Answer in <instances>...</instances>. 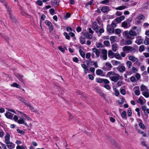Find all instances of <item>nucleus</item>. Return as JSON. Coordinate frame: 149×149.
Listing matches in <instances>:
<instances>
[{"label": "nucleus", "instance_id": "obj_35", "mask_svg": "<svg viewBox=\"0 0 149 149\" xmlns=\"http://www.w3.org/2000/svg\"><path fill=\"white\" fill-rule=\"evenodd\" d=\"M137 131L138 133L140 134H142L143 135V136L144 137H145L146 136V134L145 133L139 130H137Z\"/></svg>", "mask_w": 149, "mask_h": 149}, {"label": "nucleus", "instance_id": "obj_9", "mask_svg": "<svg viewBox=\"0 0 149 149\" xmlns=\"http://www.w3.org/2000/svg\"><path fill=\"white\" fill-rule=\"evenodd\" d=\"M118 70L120 72L123 73L125 70V68L124 66L121 65L117 68Z\"/></svg>", "mask_w": 149, "mask_h": 149}, {"label": "nucleus", "instance_id": "obj_63", "mask_svg": "<svg viewBox=\"0 0 149 149\" xmlns=\"http://www.w3.org/2000/svg\"><path fill=\"white\" fill-rule=\"evenodd\" d=\"M102 53L103 55H107V51L105 49H103L102 50Z\"/></svg>", "mask_w": 149, "mask_h": 149}, {"label": "nucleus", "instance_id": "obj_59", "mask_svg": "<svg viewBox=\"0 0 149 149\" xmlns=\"http://www.w3.org/2000/svg\"><path fill=\"white\" fill-rule=\"evenodd\" d=\"M132 114V112L131 111L130 109V108H129L128 110L127 111L128 116H129L130 117L131 116Z\"/></svg>", "mask_w": 149, "mask_h": 149}, {"label": "nucleus", "instance_id": "obj_50", "mask_svg": "<svg viewBox=\"0 0 149 149\" xmlns=\"http://www.w3.org/2000/svg\"><path fill=\"white\" fill-rule=\"evenodd\" d=\"M103 79L98 78L96 79V82L98 83H103Z\"/></svg>", "mask_w": 149, "mask_h": 149}, {"label": "nucleus", "instance_id": "obj_27", "mask_svg": "<svg viewBox=\"0 0 149 149\" xmlns=\"http://www.w3.org/2000/svg\"><path fill=\"white\" fill-rule=\"evenodd\" d=\"M144 99V98L142 96H140L138 99L137 102L138 103L140 104H143V99Z\"/></svg>", "mask_w": 149, "mask_h": 149}, {"label": "nucleus", "instance_id": "obj_36", "mask_svg": "<svg viewBox=\"0 0 149 149\" xmlns=\"http://www.w3.org/2000/svg\"><path fill=\"white\" fill-rule=\"evenodd\" d=\"M11 86H12L16 87L18 88H20L21 87L20 86L16 83H14Z\"/></svg>", "mask_w": 149, "mask_h": 149}, {"label": "nucleus", "instance_id": "obj_15", "mask_svg": "<svg viewBox=\"0 0 149 149\" xmlns=\"http://www.w3.org/2000/svg\"><path fill=\"white\" fill-rule=\"evenodd\" d=\"M16 77L18 79L19 81L22 83H24V79H23V77L22 75L20 74H17L16 75Z\"/></svg>", "mask_w": 149, "mask_h": 149}, {"label": "nucleus", "instance_id": "obj_17", "mask_svg": "<svg viewBox=\"0 0 149 149\" xmlns=\"http://www.w3.org/2000/svg\"><path fill=\"white\" fill-rule=\"evenodd\" d=\"M135 90L134 93L136 95L138 96L140 94L139 88L138 86H136L134 88Z\"/></svg>", "mask_w": 149, "mask_h": 149}, {"label": "nucleus", "instance_id": "obj_58", "mask_svg": "<svg viewBox=\"0 0 149 149\" xmlns=\"http://www.w3.org/2000/svg\"><path fill=\"white\" fill-rule=\"evenodd\" d=\"M104 87L108 90H110L111 88L110 86L108 84H105L104 85Z\"/></svg>", "mask_w": 149, "mask_h": 149}, {"label": "nucleus", "instance_id": "obj_18", "mask_svg": "<svg viewBox=\"0 0 149 149\" xmlns=\"http://www.w3.org/2000/svg\"><path fill=\"white\" fill-rule=\"evenodd\" d=\"M84 36L86 38L89 39H91L93 38V36L89 34L88 33H85L84 34Z\"/></svg>", "mask_w": 149, "mask_h": 149}, {"label": "nucleus", "instance_id": "obj_22", "mask_svg": "<svg viewBox=\"0 0 149 149\" xmlns=\"http://www.w3.org/2000/svg\"><path fill=\"white\" fill-rule=\"evenodd\" d=\"M115 53L113 52L112 51L110 50L108 53V57L111 58H113L114 57Z\"/></svg>", "mask_w": 149, "mask_h": 149}, {"label": "nucleus", "instance_id": "obj_32", "mask_svg": "<svg viewBox=\"0 0 149 149\" xmlns=\"http://www.w3.org/2000/svg\"><path fill=\"white\" fill-rule=\"evenodd\" d=\"M80 40L81 44H85V39L84 38L81 37L80 39Z\"/></svg>", "mask_w": 149, "mask_h": 149}, {"label": "nucleus", "instance_id": "obj_52", "mask_svg": "<svg viewBox=\"0 0 149 149\" xmlns=\"http://www.w3.org/2000/svg\"><path fill=\"white\" fill-rule=\"evenodd\" d=\"M110 40L111 43H113L114 42L115 40V37L114 36H111L110 37Z\"/></svg>", "mask_w": 149, "mask_h": 149}, {"label": "nucleus", "instance_id": "obj_61", "mask_svg": "<svg viewBox=\"0 0 149 149\" xmlns=\"http://www.w3.org/2000/svg\"><path fill=\"white\" fill-rule=\"evenodd\" d=\"M132 41L130 40H128L126 41V44L127 45H130L132 44Z\"/></svg>", "mask_w": 149, "mask_h": 149}, {"label": "nucleus", "instance_id": "obj_26", "mask_svg": "<svg viewBox=\"0 0 149 149\" xmlns=\"http://www.w3.org/2000/svg\"><path fill=\"white\" fill-rule=\"evenodd\" d=\"M93 28L94 30H96L98 29L99 26L97 25L96 22H94L92 25Z\"/></svg>", "mask_w": 149, "mask_h": 149}, {"label": "nucleus", "instance_id": "obj_21", "mask_svg": "<svg viewBox=\"0 0 149 149\" xmlns=\"http://www.w3.org/2000/svg\"><path fill=\"white\" fill-rule=\"evenodd\" d=\"M118 45L117 44H113L112 46V50L114 52H116L117 50Z\"/></svg>", "mask_w": 149, "mask_h": 149}, {"label": "nucleus", "instance_id": "obj_40", "mask_svg": "<svg viewBox=\"0 0 149 149\" xmlns=\"http://www.w3.org/2000/svg\"><path fill=\"white\" fill-rule=\"evenodd\" d=\"M4 132L3 130L1 128H0V137H3L4 136Z\"/></svg>", "mask_w": 149, "mask_h": 149}, {"label": "nucleus", "instance_id": "obj_3", "mask_svg": "<svg viewBox=\"0 0 149 149\" xmlns=\"http://www.w3.org/2000/svg\"><path fill=\"white\" fill-rule=\"evenodd\" d=\"M123 50L127 53L130 52H134L135 49L132 47L130 46H125L123 48Z\"/></svg>", "mask_w": 149, "mask_h": 149}, {"label": "nucleus", "instance_id": "obj_37", "mask_svg": "<svg viewBox=\"0 0 149 149\" xmlns=\"http://www.w3.org/2000/svg\"><path fill=\"white\" fill-rule=\"evenodd\" d=\"M126 115H127L126 112L125 111H124L123 112V113L121 114V116L123 118H124L125 119H127V118L126 117Z\"/></svg>", "mask_w": 149, "mask_h": 149}, {"label": "nucleus", "instance_id": "obj_47", "mask_svg": "<svg viewBox=\"0 0 149 149\" xmlns=\"http://www.w3.org/2000/svg\"><path fill=\"white\" fill-rule=\"evenodd\" d=\"M104 45L107 46H109L110 45L109 42L108 41H105L104 42Z\"/></svg>", "mask_w": 149, "mask_h": 149}, {"label": "nucleus", "instance_id": "obj_6", "mask_svg": "<svg viewBox=\"0 0 149 149\" xmlns=\"http://www.w3.org/2000/svg\"><path fill=\"white\" fill-rule=\"evenodd\" d=\"M92 50L95 54L96 58H97L100 56V51L99 49L95 48H93L92 49Z\"/></svg>", "mask_w": 149, "mask_h": 149}, {"label": "nucleus", "instance_id": "obj_49", "mask_svg": "<svg viewBox=\"0 0 149 149\" xmlns=\"http://www.w3.org/2000/svg\"><path fill=\"white\" fill-rule=\"evenodd\" d=\"M45 24L48 26H50L52 24V23L48 20H46L45 22Z\"/></svg>", "mask_w": 149, "mask_h": 149}, {"label": "nucleus", "instance_id": "obj_4", "mask_svg": "<svg viewBox=\"0 0 149 149\" xmlns=\"http://www.w3.org/2000/svg\"><path fill=\"white\" fill-rule=\"evenodd\" d=\"M131 21L129 20L125 21L122 23V26L125 28L127 29L131 26L130 22Z\"/></svg>", "mask_w": 149, "mask_h": 149}, {"label": "nucleus", "instance_id": "obj_46", "mask_svg": "<svg viewBox=\"0 0 149 149\" xmlns=\"http://www.w3.org/2000/svg\"><path fill=\"white\" fill-rule=\"evenodd\" d=\"M144 49V47L143 45H141L139 47V50L140 52H141L143 51Z\"/></svg>", "mask_w": 149, "mask_h": 149}, {"label": "nucleus", "instance_id": "obj_55", "mask_svg": "<svg viewBox=\"0 0 149 149\" xmlns=\"http://www.w3.org/2000/svg\"><path fill=\"white\" fill-rule=\"evenodd\" d=\"M37 4L40 6H41L42 5V1L40 0H38L36 2Z\"/></svg>", "mask_w": 149, "mask_h": 149}, {"label": "nucleus", "instance_id": "obj_51", "mask_svg": "<svg viewBox=\"0 0 149 149\" xmlns=\"http://www.w3.org/2000/svg\"><path fill=\"white\" fill-rule=\"evenodd\" d=\"M70 14L69 13H67L66 15L65 16V19H67L68 18L70 17Z\"/></svg>", "mask_w": 149, "mask_h": 149}, {"label": "nucleus", "instance_id": "obj_41", "mask_svg": "<svg viewBox=\"0 0 149 149\" xmlns=\"http://www.w3.org/2000/svg\"><path fill=\"white\" fill-rule=\"evenodd\" d=\"M145 16L142 15H139L137 17V18L139 20H143L144 19H145Z\"/></svg>", "mask_w": 149, "mask_h": 149}, {"label": "nucleus", "instance_id": "obj_34", "mask_svg": "<svg viewBox=\"0 0 149 149\" xmlns=\"http://www.w3.org/2000/svg\"><path fill=\"white\" fill-rule=\"evenodd\" d=\"M97 48L102 47H103V44L100 42L96 43L95 44Z\"/></svg>", "mask_w": 149, "mask_h": 149}, {"label": "nucleus", "instance_id": "obj_39", "mask_svg": "<svg viewBox=\"0 0 149 149\" xmlns=\"http://www.w3.org/2000/svg\"><path fill=\"white\" fill-rule=\"evenodd\" d=\"M96 74L98 75H100L103 73V71L100 69H98L96 71Z\"/></svg>", "mask_w": 149, "mask_h": 149}, {"label": "nucleus", "instance_id": "obj_25", "mask_svg": "<svg viewBox=\"0 0 149 149\" xmlns=\"http://www.w3.org/2000/svg\"><path fill=\"white\" fill-rule=\"evenodd\" d=\"M144 44L146 45H149V38L147 36L145 37L144 41Z\"/></svg>", "mask_w": 149, "mask_h": 149}, {"label": "nucleus", "instance_id": "obj_38", "mask_svg": "<svg viewBox=\"0 0 149 149\" xmlns=\"http://www.w3.org/2000/svg\"><path fill=\"white\" fill-rule=\"evenodd\" d=\"M109 0H104L100 2V3L103 4H107V3H109Z\"/></svg>", "mask_w": 149, "mask_h": 149}, {"label": "nucleus", "instance_id": "obj_2", "mask_svg": "<svg viewBox=\"0 0 149 149\" xmlns=\"http://www.w3.org/2000/svg\"><path fill=\"white\" fill-rule=\"evenodd\" d=\"M137 34V33L135 31H134V30H133L132 29H131L129 32L125 31L123 33V36L126 37L127 38H130L132 39H133V38H131V36H136Z\"/></svg>", "mask_w": 149, "mask_h": 149}, {"label": "nucleus", "instance_id": "obj_13", "mask_svg": "<svg viewBox=\"0 0 149 149\" xmlns=\"http://www.w3.org/2000/svg\"><path fill=\"white\" fill-rule=\"evenodd\" d=\"M8 148L9 149H13L14 148L15 145L12 142H9L6 143Z\"/></svg>", "mask_w": 149, "mask_h": 149}, {"label": "nucleus", "instance_id": "obj_45", "mask_svg": "<svg viewBox=\"0 0 149 149\" xmlns=\"http://www.w3.org/2000/svg\"><path fill=\"white\" fill-rule=\"evenodd\" d=\"M19 100H20L22 102H23L25 105H26L27 103H26V101L24 99L20 97L19 98Z\"/></svg>", "mask_w": 149, "mask_h": 149}, {"label": "nucleus", "instance_id": "obj_48", "mask_svg": "<svg viewBox=\"0 0 149 149\" xmlns=\"http://www.w3.org/2000/svg\"><path fill=\"white\" fill-rule=\"evenodd\" d=\"M23 115L25 118L24 119H25V120L26 119L28 120H31L30 118L28 117L25 114L23 113Z\"/></svg>", "mask_w": 149, "mask_h": 149}, {"label": "nucleus", "instance_id": "obj_5", "mask_svg": "<svg viewBox=\"0 0 149 149\" xmlns=\"http://www.w3.org/2000/svg\"><path fill=\"white\" fill-rule=\"evenodd\" d=\"M1 1L2 2V3H4V5L6 7V8L7 9L8 11L9 12V15L10 18L11 19H14V17L13 16V15H12V14L11 13V12L10 11V8H9V7H7V4L5 2L2 1Z\"/></svg>", "mask_w": 149, "mask_h": 149}, {"label": "nucleus", "instance_id": "obj_11", "mask_svg": "<svg viewBox=\"0 0 149 149\" xmlns=\"http://www.w3.org/2000/svg\"><path fill=\"white\" fill-rule=\"evenodd\" d=\"M143 39L141 37H136V40L135 42L138 45H140L142 43L143 41Z\"/></svg>", "mask_w": 149, "mask_h": 149}, {"label": "nucleus", "instance_id": "obj_44", "mask_svg": "<svg viewBox=\"0 0 149 149\" xmlns=\"http://www.w3.org/2000/svg\"><path fill=\"white\" fill-rule=\"evenodd\" d=\"M79 52L81 57L83 58L85 57V54L84 52L83 51H82L81 49H80L79 50Z\"/></svg>", "mask_w": 149, "mask_h": 149}, {"label": "nucleus", "instance_id": "obj_10", "mask_svg": "<svg viewBox=\"0 0 149 149\" xmlns=\"http://www.w3.org/2000/svg\"><path fill=\"white\" fill-rule=\"evenodd\" d=\"M101 11L104 13H105L108 11L109 10V7L107 6H103L100 9Z\"/></svg>", "mask_w": 149, "mask_h": 149}, {"label": "nucleus", "instance_id": "obj_12", "mask_svg": "<svg viewBox=\"0 0 149 149\" xmlns=\"http://www.w3.org/2000/svg\"><path fill=\"white\" fill-rule=\"evenodd\" d=\"M5 116L8 118L12 119L13 115L11 113L6 112L5 114Z\"/></svg>", "mask_w": 149, "mask_h": 149}, {"label": "nucleus", "instance_id": "obj_57", "mask_svg": "<svg viewBox=\"0 0 149 149\" xmlns=\"http://www.w3.org/2000/svg\"><path fill=\"white\" fill-rule=\"evenodd\" d=\"M49 12L52 15H53L54 14V10L53 8H51L49 10Z\"/></svg>", "mask_w": 149, "mask_h": 149}, {"label": "nucleus", "instance_id": "obj_20", "mask_svg": "<svg viewBox=\"0 0 149 149\" xmlns=\"http://www.w3.org/2000/svg\"><path fill=\"white\" fill-rule=\"evenodd\" d=\"M142 95L145 97L148 98L149 97V90L142 92Z\"/></svg>", "mask_w": 149, "mask_h": 149}, {"label": "nucleus", "instance_id": "obj_24", "mask_svg": "<svg viewBox=\"0 0 149 149\" xmlns=\"http://www.w3.org/2000/svg\"><path fill=\"white\" fill-rule=\"evenodd\" d=\"M105 66H106L107 69L109 70H110L112 67V65L109 62H106L105 63Z\"/></svg>", "mask_w": 149, "mask_h": 149}, {"label": "nucleus", "instance_id": "obj_23", "mask_svg": "<svg viewBox=\"0 0 149 149\" xmlns=\"http://www.w3.org/2000/svg\"><path fill=\"white\" fill-rule=\"evenodd\" d=\"M140 90L141 92H143L147 91V90H148V89L145 86L143 85H142L141 86Z\"/></svg>", "mask_w": 149, "mask_h": 149}, {"label": "nucleus", "instance_id": "obj_62", "mask_svg": "<svg viewBox=\"0 0 149 149\" xmlns=\"http://www.w3.org/2000/svg\"><path fill=\"white\" fill-rule=\"evenodd\" d=\"M109 81L108 80L106 79H103V83H104L107 84L109 83Z\"/></svg>", "mask_w": 149, "mask_h": 149}, {"label": "nucleus", "instance_id": "obj_31", "mask_svg": "<svg viewBox=\"0 0 149 149\" xmlns=\"http://www.w3.org/2000/svg\"><path fill=\"white\" fill-rule=\"evenodd\" d=\"M139 125L141 129L142 130H144L145 129V126L143 123L141 122L139 123Z\"/></svg>", "mask_w": 149, "mask_h": 149}, {"label": "nucleus", "instance_id": "obj_53", "mask_svg": "<svg viewBox=\"0 0 149 149\" xmlns=\"http://www.w3.org/2000/svg\"><path fill=\"white\" fill-rule=\"evenodd\" d=\"M64 35L65 37V38L67 39L68 40H69L70 39V37L67 33L64 32Z\"/></svg>", "mask_w": 149, "mask_h": 149}, {"label": "nucleus", "instance_id": "obj_29", "mask_svg": "<svg viewBox=\"0 0 149 149\" xmlns=\"http://www.w3.org/2000/svg\"><path fill=\"white\" fill-rule=\"evenodd\" d=\"M126 64L128 68H130L131 67L132 63L130 61H127L126 62Z\"/></svg>", "mask_w": 149, "mask_h": 149}, {"label": "nucleus", "instance_id": "obj_33", "mask_svg": "<svg viewBox=\"0 0 149 149\" xmlns=\"http://www.w3.org/2000/svg\"><path fill=\"white\" fill-rule=\"evenodd\" d=\"M120 92L123 95L125 94V90L123 88V87H122L120 89Z\"/></svg>", "mask_w": 149, "mask_h": 149}, {"label": "nucleus", "instance_id": "obj_7", "mask_svg": "<svg viewBox=\"0 0 149 149\" xmlns=\"http://www.w3.org/2000/svg\"><path fill=\"white\" fill-rule=\"evenodd\" d=\"M128 59L130 61L133 62H135L137 63L139 62L138 59L137 58L132 56H129Z\"/></svg>", "mask_w": 149, "mask_h": 149}, {"label": "nucleus", "instance_id": "obj_30", "mask_svg": "<svg viewBox=\"0 0 149 149\" xmlns=\"http://www.w3.org/2000/svg\"><path fill=\"white\" fill-rule=\"evenodd\" d=\"M111 62L112 63H114L113 64L115 65H118L120 64L121 63L120 61H117L112 60Z\"/></svg>", "mask_w": 149, "mask_h": 149}, {"label": "nucleus", "instance_id": "obj_14", "mask_svg": "<svg viewBox=\"0 0 149 149\" xmlns=\"http://www.w3.org/2000/svg\"><path fill=\"white\" fill-rule=\"evenodd\" d=\"M26 120L25 119H24L23 117H22L21 119H19L17 122L19 124H24L25 125L27 126V124L26 123H25V120Z\"/></svg>", "mask_w": 149, "mask_h": 149}, {"label": "nucleus", "instance_id": "obj_42", "mask_svg": "<svg viewBox=\"0 0 149 149\" xmlns=\"http://www.w3.org/2000/svg\"><path fill=\"white\" fill-rule=\"evenodd\" d=\"M26 105L29 107V108L31 111L33 112L34 111V108L31 106L29 103H28L27 104H26Z\"/></svg>", "mask_w": 149, "mask_h": 149}, {"label": "nucleus", "instance_id": "obj_1", "mask_svg": "<svg viewBox=\"0 0 149 149\" xmlns=\"http://www.w3.org/2000/svg\"><path fill=\"white\" fill-rule=\"evenodd\" d=\"M107 76L109 77L112 81L114 82H116L119 79L120 77L118 74H116L113 71H110L107 73Z\"/></svg>", "mask_w": 149, "mask_h": 149}, {"label": "nucleus", "instance_id": "obj_19", "mask_svg": "<svg viewBox=\"0 0 149 149\" xmlns=\"http://www.w3.org/2000/svg\"><path fill=\"white\" fill-rule=\"evenodd\" d=\"M127 8V6L125 5H123L117 7H116L115 8V9L116 10H124Z\"/></svg>", "mask_w": 149, "mask_h": 149}, {"label": "nucleus", "instance_id": "obj_64", "mask_svg": "<svg viewBox=\"0 0 149 149\" xmlns=\"http://www.w3.org/2000/svg\"><path fill=\"white\" fill-rule=\"evenodd\" d=\"M16 149H25L22 146H17L16 147Z\"/></svg>", "mask_w": 149, "mask_h": 149}, {"label": "nucleus", "instance_id": "obj_54", "mask_svg": "<svg viewBox=\"0 0 149 149\" xmlns=\"http://www.w3.org/2000/svg\"><path fill=\"white\" fill-rule=\"evenodd\" d=\"M52 3L53 5H58L57 1L56 0H54L52 1Z\"/></svg>", "mask_w": 149, "mask_h": 149}, {"label": "nucleus", "instance_id": "obj_56", "mask_svg": "<svg viewBox=\"0 0 149 149\" xmlns=\"http://www.w3.org/2000/svg\"><path fill=\"white\" fill-rule=\"evenodd\" d=\"M121 30L120 29H117L115 30V33L116 34H119L121 33Z\"/></svg>", "mask_w": 149, "mask_h": 149}, {"label": "nucleus", "instance_id": "obj_8", "mask_svg": "<svg viewBox=\"0 0 149 149\" xmlns=\"http://www.w3.org/2000/svg\"><path fill=\"white\" fill-rule=\"evenodd\" d=\"M10 134L8 133H6L5 136L4 137V142L6 144L10 142Z\"/></svg>", "mask_w": 149, "mask_h": 149}, {"label": "nucleus", "instance_id": "obj_60", "mask_svg": "<svg viewBox=\"0 0 149 149\" xmlns=\"http://www.w3.org/2000/svg\"><path fill=\"white\" fill-rule=\"evenodd\" d=\"M58 49L62 52L64 53L65 52L64 49L61 46H58Z\"/></svg>", "mask_w": 149, "mask_h": 149}, {"label": "nucleus", "instance_id": "obj_28", "mask_svg": "<svg viewBox=\"0 0 149 149\" xmlns=\"http://www.w3.org/2000/svg\"><path fill=\"white\" fill-rule=\"evenodd\" d=\"M114 56L116 58L118 59L122 60V59L120 56V54L118 53H116L114 54Z\"/></svg>", "mask_w": 149, "mask_h": 149}, {"label": "nucleus", "instance_id": "obj_16", "mask_svg": "<svg viewBox=\"0 0 149 149\" xmlns=\"http://www.w3.org/2000/svg\"><path fill=\"white\" fill-rule=\"evenodd\" d=\"M107 31L110 33H113L114 32V28L110 25H108L107 27Z\"/></svg>", "mask_w": 149, "mask_h": 149}, {"label": "nucleus", "instance_id": "obj_43", "mask_svg": "<svg viewBox=\"0 0 149 149\" xmlns=\"http://www.w3.org/2000/svg\"><path fill=\"white\" fill-rule=\"evenodd\" d=\"M93 2V0L87 2L86 4V6L88 7L89 5L91 6L92 5Z\"/></svg>", "mask_w": 149, "mask_h": 149}]
</instances>
